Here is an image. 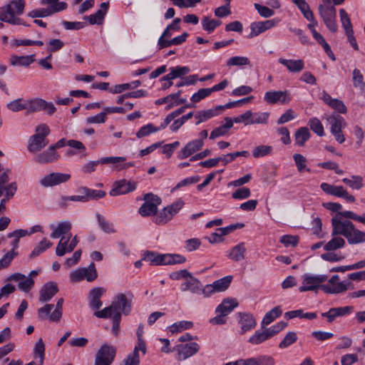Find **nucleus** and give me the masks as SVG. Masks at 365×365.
Segmentation results:
<instances>
[{
    "mask_svg": "<svg viewBox=\"0 0 365 365\" xmlns=\"http://www.w3.org/2000/svg\"><path fill=\"white\" fill-rule=\"evenodd\" d=\"M225 123L215 128L210 135V139L214 140L218 137L226 135L229 130L233 127V120L230 117L225 118Z\"/></svg>",
    "mask_w": 365,
    "mask_h": 365,
    "instance_id": "28",
    "label": "nucleus"
},
{
    "mask_svg": "<svg viewBox=\"0 0 365 365\" xmlns=\"http://www.w3.org/2000/svg\"><path fill=\"white\" fill-rule=\"evenodd\" d=\"M96 217L98 219V224L101 228L106 233H114L115 230L113 228L112 224H110L108 221H107L104 217H103L100 214L96 215Z\"/></svg>",
    "mask_w": 365,
    "mask_h": 365,
    "instance_id": "61",
    "label": "nucleus"
},
{
    "mask_svg": "<svg viewBox=\"0 0 365 365\" xmlns=\"http://www.w3.org/2000/svg\"><path fill=\"white\" fill-rule=\"evenodd\" d=\"M41 4L47 6L45 9L49 16L67 8V4L59 0H41Z\"/></svg>",
    "mask_w": 365,
    "mask_h": 365,
    "instance_id": "22",
    "label": "nucleus"
},
{
    "mask_svg": "<svg viewBox=\"0 0 365 365\" xmlns=\"http://www.w3.org/2000/svg\"><path fill=\"white\" fill-rule=\"evenodd\" d=\"M6 107L12 112L26 110V100L22 98L15 99L7 103Z\"/></svg>",
    "mask_w": 365,
    "mask_h": 365,
    "instance_id": "42",
    "label": "nucleus"
},
{
    "mask_svg": "<svg viewBox=\"0 0 365 365\" xmlns=\"http://www.w3.org/2000/svg\"><path fill=\"white\" fill-rule=\"evenodd\" d=\"M278 61L284 66L290 73H296L301 72L304 68V63L302 59H286L279 58Z\"/></svg>",
    "mask_w": 365,
    "mask_h": 365,
    "instance_id": "24",
    "label": "nucleus"
},
{
    "mask_svg": "<svg viewBox=\"0 0 365 365\" xmlns=\"http://www.w3.org/2000/svg\"><path fill=\"white\" fill-rule=\"evenodd\" d=\"M282 312L279 307H275L268 312L264 317L262 324L263 327L271 324L276 318L282 314Z\"/></svg>",
    "mask_w": 365,
    "mask_h": 365,
    "instance_id": "41",
    "label": "nucleus"
},
{
    "mask_svg": "<svg viewBox=\"0 0 365 365\" xmlns=\"http://www.w3.org/2000/svg\"><path fill=\"white\" fill-rule=\"evenodd\" d=\"M79 190L82 193L85 194L86 197H87V202L90 200H98L103 198L106 195V192L103 190H93L86 187H83Z\"/></svg>",
    "mask_w": 365,
    "mask_h": 365,
    "instance_id": "40",
    "label": "nucleus"
},
{
    "mask_svg": "<svg viewBox=\"0 0 365 365\" xmlns=\"http://www.w3.org/2000/svg\"><path fill=\"white\" fill-rule=\"evenodd\" d=\"M157 131H158V129H156L153 124L148 123L140 128L136 133V136L138 138H141Z\"/></svg>",
    "mask_w": 365,
    "mask_h": 365,
    "instance_id": "59",
    "label": "nucleus"
},
{
    "mask_svg": "<svg viewBox=\"0 0 365 365\" xmlns=\"http://www.w3.org/2000/svg\"><path fill=\"white\" fill-rule=\"evenodd\" d=\"M136 182L128 181L125 179L115 181L113 183V189L110 191L111 196L125 195L135 190Z\"/></svg>",
    "mask_w": 365,
    "mask_h": 365,
    "instance_id": "14",
    "label": "nucleus"
},
{
    "mask_svg": "<svg viewBox=\"0 0 365 365\" xmlns=\"http://www.w3.org/2000/svg\"><path fill=\"white\" fill-rule=\"evenodd\" d=\"M133 295L128 292L127 294H118L112 302L111 304L101 311H96L94 315L98 318L107 319L113 314L121 313L128 315L132 309V299Z\"/></svg>",
    "mask_w": 365,
    "mask_h": 365,
    "instance_id": "2",
    "label": "nucleus"
},
{
    "mask_svg": "<svg viewBox=\"0 0 365 365\" xmlns=\"http://www.w3.org/2000/svg\"><path fill=\"white\" fill-rule=\"evenodd\" d=\"M342 182L355 190H360L364 186L363 178L359 175H351V178H344Z\"/></svg>",
    "mask_w": 365,
    "mask_h": 365,
    "instance_id": "44",
    "label": "nucleus"
},
{
    "mask_svg": "<svg viewBox=\"0 0 365 365\" xmlns=\"http://www.w3.org/2000/svg\"><path fill=\"white\" fill-rule=\"evenodd\" d=\"M310 129L317 135L322 137L324 135V130L322 123L317 118H312L308 122Z\"/></svg>",
    "mask_w": 365,
    "mask_h": 365,
    "instance_id": "50",
    "label": "nucleus"
},
{
    "mask_svg": "<svg viewBox=\"0 0 365 365\" xmlns=\"http://www.w3.org/2000/svg\"><path fill=\"white\" fill-rule=\"evenodd\" d=\"M333 237H334L331 240L324 245V250L333 252L345 246L346 242L344 238L338 235H334Z\"/></svg>",
    "mask_w": 365,
    "mask_h": 365,
    "instance_id": "35",
    "label": "nucleus"
},
{
    "mask_svg": "<svg viewBox=\"0 0 365 365\" xmlns=\"http://www.w3.org/2000/svg\"><path fill=\"white\" fill-rule=\"evenodd\" d=\"M293 158L299 172L301 173L304 170L310 172V169L307 168V159L304 156L301 154L296 153L293 155Z\"/></svg>",
    "mask_w": 365,
    "mask_h": 365,
    "instance_id": "57",
    "label": "nucleus"
},
{
    "mask_svg": "<svg viewBox=\"0 0 365 365\" xmlns=\"http://www.w3.org/2000/svg\"><path fill=\"white\" fill-rule=\"evenodd\" d=\"M71 237V234L69 233L68 236H62L59 240L56 248V255L58 257H62L66 253H70L72 250H69L68 242Z\"/></svg>",
    "mask_w": 365,
    "mask_h": 365,
    "instance_id": "34",
    "label": "nucleus"
},
{
    "mask_svg": "<svg viewBox=\"0 0 365 365\" xmlns=\"http://www.w3.org/2000/svg\"><path fill=\"white\" fill-rule=\"evenodd\" d=\"M58 292L57 284L53 282H49L45 284L40 290L39 301L46 302L51 299V298Z\"/></svg>",
    "mask_w": 365,
    "mask_h": 365,
    "instance_id": "20",
    "label": "nucleus"
},
{
    "mask_svg": "<svg viewBox=\"0 0 365 365\" xmlns=\"http://www.w3.org/2000/svg\"><path fill=\"white\" fill-rule=\"evenodd\" d=\"M247 249L244 242L234 246L229 252L227 257L232 261L240 262L245 258Z\"/></svg>",
    "mask_w": 365,
    "mask_h": 365,
    "instance_id": "27",
    "label": "nucleus"
},
{
    "mask_svg": "<svg viewBox=\"0 0 365 365\" xmlns=\"http://www.w3.org/2000/svg\"><path fill=\"white\" fill-rule=\"evenodd\" d=\"M210 95H211V92L209 88H200L197 93H194L191 96L190 100L194 103H197Z\"/></svg>",
    "mask_w": 365,
    "mask_h": 365,
    "instance_id": "63",
    "label": "nucleus"
},
{
    "mask_svg": "<svg viewBox=\"0 0 365 365\" xmlns=\"http://www.w3.org/2000/svg\"><path fill=\"white\" fill-rule=\"evenodd\" d=\"M109 3L103 2L101 4V9L95 14L84 16V19L88 20L91 25L101 24L106 14L108 9Z\"/></svg>",
    "mask_w": 365,
    "mask_h": 365,
    "instance_id": "25",
    "label": "nucleus"
},
{
    "mask_svg": "<svg viewBox=\"0 0 365 365\" xmlns=\"http://www.w3.org/2000/svg\"><path fill=\"white\" fill-rule=\"evenodd\" d=\"M353 311V307H341L331 308L328 312L322 313V316L327 319L329 323L332 322L338 317H342L351 313Z\"/></svg>",
    "mask_w": 365,
    "mask_h": 365,
    "instance_id": "19",
    "label": "nucleus"
},
{
    "mask_svg": "<svg viewBox=\"0 0 365 365\" xmlns=\"http://www.w3.org/2000/svg\"><path fill=\"white\" fill-rule=\"evenodd\" d=\"M272 151V147L270 145H261L256 147L253 151L252 155L255 158H261L269 155Z\"/></svg>",
    "mask_w": 365,
    "mask_h": 365,
    "instance_id": "53",
    "label": "nucleus"
},
{
    "mask_svg": "<svg viewBox=\"0 0 365 365\" xmlns=\"http://www.w3.org/2000/svg\"><path fill=\"white\" fill-rule=\"evenodd\" d=\"M302 285L299 287L300 292H304L308 291L317 292L318 289H321L324 282L328 279L327 275L320 274L314 275L312 274H304L302 277Z\"/></svg>",
    "mask_w": 365,
    "mask_h": 365,
    "instance_id": "6",
    "label": "nucleus"
},
{
    "mask_svg": "<svg viewBox=\"0 0 365 365\" xmlns=\"http://www.w3.org/2000/svg\"><path fill=\"white\" fill-rule=\"evenodd\" d=\"M250 61L247 57L233 56L227 61L226 66L228 67L242 66H248V65H250Z\"/></svg>",
    "mask_w": 365,
    "mask_h": 365,
    "instance_id": "49",
    "label": "nucleus"
},
{
    "mask_svg": "<svg viewBox=\"0 0 365 365\" xmlns=\"http://www.w3.org/2000/svg\"><path fill=\"white\" fill-rule=\"evenodd\" d=\"M18 252H15V250H11L8 252L6 254L4 255V257L0 259V270L7 267L12 259L17 256Z\"/></svg>",
    "mask_w": 365,
    "mask_h": 365,
    "instance_id": "62",
    "label": "nucleus"
},
{
    "mask_svg": "<svg viewBox=\"0 0 365 365\" xmlns=\"http://www.w3.org/2000/svg\"><path fill=\"white\" fill-rule=\"evenodd\" d=\"M340 20L342 24V26L345 29V32H350V31H353L352 24L351 23L350 18L348 14L344 9H341L339 10Z\"/></svg>",
    "mask_w": 365,
    "mask_h": 365,
    "instance_id": "55",
    "label": "nucleus"
},
{
    "mask_svg": "<svg viewBox=\"0 0 365 365\" xmlns=\"http://www.w3.org/2000/svg\"><path fill=\"white\" fill-rule=\"evenodd\" d=\"M238 303L235 299H224L220 304L216 308V313H221L227 316L237 306Z\"/></svg>",
    "mask_w": 365,
    "mask_h": 365,
    "instance_id": "30",
    "label": "nucleus"
},
{
    "mask_svg": "<svg viewBox=\"0 0 365 365\" xmlns=\"http://www.w3.org/2000/svg\"><path fill=\"white\" fill-rule=\"evenodd\" d=\"M187 36L188 34L187 32H184L180 36L175 37L170 41H163V39L158 40V45L159 49L168 48L173 45H180L186 41Z\"/></svg>",
    "mask_w": 365,
    "mask_h": 365,
    "instance_id": "32",
    "label": "nucleus"
},
{
    "mask_svg": "<svg viewBox=\"0 0 365 365\" xmlns=\"http://www.w3.org/2000/svg\"><path fill=\"white\" fill-rule=\"evenodd\" d=\"M319 13L328 29L335 33L337 31L336 9L331 5H319Z\"/></svg>",
    "mask_w": 365,
    "mask_h": 365,
    "instance_id": "9",
    "label": "nucleus"
},
{
    "mask_svg": "<svg viewBox=\"0 0 365 365\" xmlns=\"http://www.w3.org/2000/svg\"><path fill=\"white\" fill-rule=\"evenodd\" d=\"M232 276L228 275L226 277H224L220 279H217L213 282V284L215 286V290L217 292H221L225 291L230 285L232 280Z\"/></svg>",
    "mask_w": 365,
    "mask_h": 365,
    "instance_id": "43",
    "label": "nucleus"
},
{
    "mask_svg": "<svg viewBox=\"0 0 365 365\" xmlns=\"http://www.w3.org/2000/svg\"><path fill=\"white\" fill-rule=\"evenodd\" d=\"M184 205V202L181 199H179L171 205L165 207L166 211L170 215L171 218L173 219V217L182 208Z\"/></svg>",
    "mask_w": 365,
    "mask_h": 365,
    "instance_id": "58",
    "label": "nucleus"
},
{
    "mask_svg": "<svg viewBox=\"0 0 365 365\" xmlns=\"http://www.w3.org/2000/svg\"><path fill=\"white\" fill-rule=\"evenodd\" d=\"M34 281L31 277H27L23 279L19 282L18 287L23 292H29L34 287Z\"/></svg>",
    "mask_w": 365,
    "mask_h": 365,
    "instance_id": "64",
    "label": "nucleus"
},
{
    "mask_svg": "<svg viewBox=\"0 0 365 365\" xmlns=\"http://www.w3.org/2000/svg\"><path fill=\"white\" fill-rule=\"evenodd\" d=\"M83 270L85 271L83 274L84 279H86L88 282L94 281L97 277V271L95 267V264L91 262L88 267L83 268Z\"/></svg>",
    "mask_w": 365,
    "mask_h": 365,
    "instance_id": "54",
    "label": "nucleus"
},
{
    "mask_svg": "<svg viewBox=\"0 0 365 365\" xmlns=\"http://www.w3.org/2000/svg\"><path fill=\"white\" fill-rule=\"evenodd\" d=\"M193 327V323L190 321H180L174 323L169 327L170 331L172 333L181 332L186 329H190Z\"/></svg>",
    "mask_w": 365,
    "mask_h": 365,
    "instance_id": "47",
    "label": "nucleus"
},
{
    "mask_svg": "<svg viewBox=\"0 0 365 365\" xmlns=\"http://www.w3.org/2000/svg\"><path fill=\"white\" fill-rule=\"evenodd\" d=\"M264 99L268 104L280 103L284 105L291 101L292 97L287 91H270L264 93Z\"/></svg>",
    "mask_w": 365,
    "mask_h": 365,
    "instance_id": "12",
    "label": "nucleus"
},
{
    "mask_svg": "<svg viewBox=\"0 0 365 365\" xmlns=\"http://www.w3.org/2000/svg\"><path fill=\"white\" fill-rule=\"evenodd\" d=\"M143 259L150 262L152 266L170 265L182 264L186 258L178 254H160L153 251H147L143 254Z\"/></svg>",
    "mask_w": 365,
    "mask_h": 365,
    "instance_id": "4",
    "label": "nucleus"
},
{
    "mask_svg": "<svg viewBox=\"0 0 365 365\" xmlns=\"http://www.w3.org/2000/svg\"><path fill=\"white\" fill-rule=\"evenodd\" d=\"M60 158V155L56 152L52 145H50L44 151L38 153L34 161L38 164H48L57 161Z\"/></svg>",
    "mask_w": 365,
    "mask_h": 365,
    "instance_id": "16",
    "label": "nucleus"
},
{
    "mask_svg": "<svg viewBox=\"0 0 365 365\" xmlns=\"http://www.w3.org/2000/svg\"><path fill=\"white\" fill-rule=\"evenodd\" d=\"M217 115L218 110L217 109V107L215 108L197 111L195 114V118L197 119L196 125H199L200 123H203Z\"/></svg>",
    "mask_w": 365,
    "mask_h": 365,
    "instance_id": "36",
    "label": "nucleus"
},
{
    "mask_svg": "<svg viewBox=\"0 0 365 365\" xmlns=\"http://www.w3.org/2000/svg\"><path fill=\"white\" fill-rule=\"evenodd\" d=\"M339 277L337 274L333 275L329 280L328 284H324L322 290L327 294H339L352 288L351 282L343 281L339 282Z\"/></svg>",
    "mask_w": 365,
    "mask_h": 365,
    "instance_id": "10",
    "label": "nucleus"
},
{
    "mask_svg": "<svg viewBox=\"0 0 365 365\" xmlns=\"http://www.w3.org/2000/svg\"><path fill=\"white\" fill-rule=\"evenodd\" d=\"M43 100L41 98H34L26 100V112L35 113L42 110Z\"/></svg>",
    "mask_w": 365,
    "mask_h": 365,
    "instance_id": "46",
    "label": "nucleus"
},
{
    "mask_svg": "<svg viewBox=\"0 0 365 365\" xmlns=\"http://www.w3.org/2000/svg\"><path fill=\"white\" fill-rule=\"evenodd\" d=\"M238 315L240 317L239 324H240L242 334L255 327L256 321L252 314L239 313Z\"/></svg>",
    "mask_w": 365,
    "mask_h": 365,
    "instance_id": "26",
    "label": "nucleus"
},
{
    "mask_svg": "<svg viewBox=\"0 0 365 365\" xmlns=\"http://www.w3.org/2000/svg\"><path fill=\"white\" fill-rule=\"evenodd\" d=\"M297 339V336L295 332L289 331L284 336L283 340L279 343V347L280 349H284L294 344Z\"/></svg>",
    "mask_w": 365,
    "mask_h": 365,
    "instance_id": "60",
    "label": "nucleus"
},
{
    "mask_svg": "<svg viewBox=\"0 0 365 365\" xmlns=\"http://www.w3.org/2000/svg\"><path fill=\"white\" fill-rule=\"evenodd\" d=\"M63 299L60 298L56 306L55 310L49 315V319L52 322H58L62 317V307Z\"/></svg>",
    "mask_w": 365,
    "mask_h": 365,
    "instance_id": "56",
    "label": "nucleus"
},
{
    "mask_svg": "<svg viewBox=\"0 0 365 365\" xmlns=\"http://www.w3.org/2000/svg\"><path fill=\"white\" fill-rule=\"evenodd\" d=\"M310 136V132L307 127L299 128L294 135L296 144L299 146H303L305 142L309 139Z\"/></svg>",
    "mask_w": 365,
    "mask_h": 365,
    "instance_id": "39",
    "label": "nucleus"
},
{
    "mask_svg": "<svg viewBox=\"0 0 365 365\" xmlns=\"http://www.w3.org/2000/svg\"><path fill=\"white\" fill-rule=\"evenodd\" d=\"M200 349L198 344L192 342L185 345L180 346L178 347V360L182 361L185 360L190 356L196 354Z\"/></svg>",
    "mask_w": 365,
    "mask_h": 365,
    "instance_id": "18",
    "label": "nucleus"
},
{
    "mask_svg": "<svg viewBox=\"0 0 365 365\" xmlns=\"http://www.w3.org/2000/svg\"><path fill=\"white\" fill-rule=\"evenodd\" d=\"M143 200L145 202L139 208V214L143 217L156 215L158 205L161 203L160 198L153 193H147Z\"/></svg>",
    "mask_w": 365,
    "mask_h": 365,
    "instance_id": "8",
    "label": "nucleus"
},
{
    "mask_svg": "<svg viewBox=\"0 0 365 365\" xmlns=\"http://www.w3.org/2000/svg\"><path fill=\"white\" fill-rule=\"evenodd\" d=\"M172 220L170 215L166 211L164 207L160 212L155 215L154 217V222L159 225H163Z\"/></svg>",
    "mask_w": 365,
    "mask_h": 365,
    "instance_id": "52",
    "label": "nucleus"
},
{
    "mask_svg": "<svg viewBox=\"0 0 365 365\" xmlns=\"http://www.w3.org/2000/svg\"><path fill=\"white\" fill-rule=\"evenodd\" d=\"M204 142L202 139H195L188 142L178 153L179 159H185L199 151L203 146Z\"/></svg>",
    "mask_w": 365,
    "mask_h": 365,
    "instance_id": "17",
    "label": "nucleus"
},
{
    "mask_svg": "<svg viewBox=\"0 0 365 365\" xmlns=\"http://www.w3.org/2000/svg\"><path fill=\"white\" fill-rule=\"evenodd\" d=\"M115 354L116 349L113 346L104 344L95 356L94 365H111Z\"/></svg>",
    "mask_w": 365,
    "mask_h": 365,
    "instance_id": "7",
    "label": "nucleus"
},
{
    "mask_svg": "<svg viewBox=\"0 0 365 365\" xmlns=\"http://www.w3.org/2000/svg\"><path fill=\"white\" fill-rule=\"evenodd\" d=\"M106 292V289L103 287H95L91 289L88 299L90 307L93 309H98L102 306L101 297Z\"/></svg>",
    "mask_w": 365,
    "mask_h": 365,
    "instance_id": "23",
    "label": "nucleus"
},
{
    "mask_svg": "<svg viewBox=\"0 0 365 365\" xmlns=\"http://www.w3.org/2000/svg\"><path fill=\"white\" fill-rule=\"evenodd\" d=\"M272 337V335L269 332V329H265L263 331H256L255 334L249 339V342L254 345L259 344L269 338Z\"/></svg>",
    "mask_w": 365,
    "mask_h": 365,
    "instance_id": "33",
    "label": "nucleus"
},
{
    "mask_svg": "<svg viewBox=\"0 0 365 365\" xmlns=\"http://www.w3.org/2000/svg\"><path fill=\"white\" fill-rule=\"evenodd\" d=\"M279 22L277 19H270L264 21L253 22L250 25L251 32L248 35V38H252L266 31L275 26Z\"/></svg>",
    "mask_w": 365,
    "mask_h": 365,
    "instance_id": "15",
    "label": "nucleus"
},
{
    "mask_svg": "<svg viewBox=\"0 0 365 365\" xmlns=\"http://www.w3.org/2000/svg\"><path fill=\"white\" fill-rule=\"evenodd\" d=\"M71 178V175L67 173H52L45 175L40 180V183L43 187H53L58 185L61 183L68 181Z\"/></svg>",
    "mask_w": 365,
    "mask_h": 365,
    "instance_id": "13",
    "label": "nucleus"
},
{
    "mask_svg": "<svg viewBox=\"0 0 365 365\" xmlns=\"http://www.w3.org/2000/svg\"><path fill=\"white\" fill-rule=\"evenodd\" d=\"M327 120L331 125L330 131H335L337 130H342L346 126V123L344 118L340 115H331L327 117Z\"/></svg>",
    "mask_w": 365,
    "mask_h": 365,
    "instance_id": "31",
    "label": "nucleus"
},
{
    "mask_svg": "<svg viewBox=\"0 0 365 365\" xmlns=\"http://www.w3.org/2000/svg\"><path fill=\"white\" fill-rule=\"evenodd\" d=\"M72 225L68 221L60 222L58 225L53 228V232L51 233V237L56 239L61 235L68 236L71 230Z\"/></svg>",
    "mask_w": 365,
    "mask_h": 365,
    "instance_id": "29",
    "label": "nucleus"
},
{
    "mask_svg": "<svg viewBox=\"0 0 365 365\" xmlns=\"http://www.w3.org/2000/svg\"><path fill=\"white\" fill-rule=\"evenodd\" d=\"M294 4L303 14L307 20H313V12L310 10L309 6L305 0H296Z\"/></svg>",
    "mask_w": 365,
    "mask_h": 365,
    "instance_id": "48",
    "label": "nucleus"
},
{
    "mask_svg": "<svg viewBox=\"0 0 365 365\" xmlns=\"http://www.w3.org/2000/svg\"><path fill=\"white\" fill-rule=\"evenodd\" d=\"M321 189L328 195L343 197L346 201L354 202L355 197L350 195L343 186H335L327 182H323L320 185Z\"/></svg>",
    "mask_w": 365,
    "mask_h": 365,
    "instance_id": "11",
    "label": "nucleus"
},
{
    "mask_svg": "<svg viewBox=\"0 0 365 365\" xmlns=\"http://www.w3.org/2000/svg\"><path fill=\"white\" fill-rule=\"evenodd\" d=\"M50 133L49 127L44 123L38 125L35 133L29 138L28 150L31 153H37L48 144L47 136Z\"/></svg>",
    "mask_w": 365,
    "mask_h": 365,
    "instance_id": "5",
    "label": "nucleus"
},
{
    "mask_svg": "<svg viewBox=\"0 0 365 365\" xmlns=\"http://www.w3.org/2000/svg\"><path fill=\"white\" fill-rule=\"evenodd\" d=\"M180 289L182 292H190L192 294H198L202 289V283L196 277H189L183 283L180 285Z\"/></svg>",
    "mask_w": 365,
    "mask_h": 365,
    "instance_id": "21",
    "label": "nucleus"
},
{
    "mask_svg": "<svg viewBox=\"0 0 365 365\" xmlns=\"http://www.w3.org/2000/svg\"><path fill=\"white\" fill-rule=\"evenodd\" d=\"M331 236L342 235L350 245H356L365 242V232L356 229L349 220H343L339 217L331 219Z\"/></svg>",
    "mask_w": 365,
    "mask_h": 365,
    "instance_id": "1",
    "label": "nucleus"
},
{
    "mask_svg": "<svg viewBox=\"0 0 365 365\" xmlns=\"http://www.w3.org/2000/svg\"><path fill=\"white\" fill-rule=\"evenodd\" d=\"M53 245L52 242L48 240L46 238H43L33 250L29 255L30 259H34L37 256L40 255L45 250L48 249Z\"/></svg>",
    "mask_w": 365,
    "mask_h": 365,
    "instance_id": "38",
    "label": "nucleus"
},
{
    "mask_svg": "<svg viewBox=\"0 0 365 365\" xmlns=\"http://www.w3.org/2000/svg\"><path fill=\"white\" fill-rule=\"evenodd\" d=\"M353 85L354 87L359 88L361 91H365V82L364 81L363 75L361 73L360 71L357 68H355L353 71Z\"/></svg>",
    "mask_w": 365,
    "mask_h": 365,
    "instance_id": "51",
    "label": "nucleus"
},
{
    "mask_svg": "<svg viewBox=\"0 0 365 365\" xmlns=\"http://www.w3.org/2000/svg\"><path fill=\"white\" fill-rule=\"evenodd\" d=\"M24 0H13L9 4L0 7V21L12 25H24V21L19 16L24 13Z\"/></svg>",
    "mask_w": 365,
    "mask_h": 365,
    "instance_id": "3",
    "label": "nucleus"
},
{
    "mask_svg": "<svg viewBox=\"0 0 365 365\" xmlns=\"http://www.w3.org/2000/svg\"><path fill=\"white\" fill-rule=\"evenodd\" d=\"M35 61L34 55L11 56L10 61L12 66H29Z\"/></svg>",
    "mask_w": 365,
    "mask_h": 365,
    "instance_id": "37",
    "label": "nucleus"
},
{
    "mask_svg": "<svg viewBox=\"0 0 365 365\" xmlns=\"http://www.w3.org/2000/svg\"><path fill=\"white\" fill-rule=\"evenodd\" d=\"M269 113H252V115L250 120L245 123V125L250 124H266L268 120Z\"/></svg>",
    "mask_w": 365,
    "mask_h": 365,
    "instance_id": "45",
    "label": "nucleus"
}]
</instances>
